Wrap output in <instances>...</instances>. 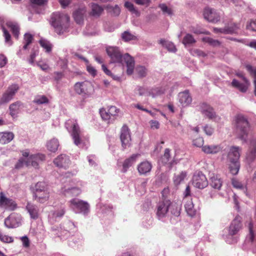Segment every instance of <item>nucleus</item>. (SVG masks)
<instances>
[{
    "label": "nucleus",
    "instance_id": "1",
    "mask_svg": "<svg viewBox=\"0 0 256 256\" xmlns=\"http://www.w3.org/2000/svg\"><path fill=\"white\" fill-rule=\"evenodd\" d=\"M106 53L110 58L111 62H118L126 64L127 74L131 75L134 72V58L128 54L124 55L120 52L119 48L116 46H108L106 49Z\"/></svg>",
    "mask_w": 256,
    "mask_h": 256
},
{
    "label": "nucleus",
    "instance_id": "2",
    "mask_svg": "<svg viewBox=\"0 0 256 256\" xmlns=\"http://www.w3.org/2000/svg\"><path fill=\"white\" fill-rule=\"evenodd\" d=\"M162 196L157 203L156 208V214L157 218L160 220L166 216L168 212L170 207L172 205L170 198V191L168 188H165L162 190Z\"/></svg>",
    "mask_w": 256,
    "mask_h": 256
},
{
    "label": "nucleus",
    "instance_id": "3",
    "mask_svg": "<svg viewBox=\"0 0 256 256\" xmlns=\"http://www.w3.org/2000/svg\"><path fill=\"white\" fill-rule=\"evenodd\" d=\"M70 17L60 12L54 13L51 16V25L58 34H62L68 27Z\"/></svg>",
    "mask_w": 256,
    "mask_h": 256
},
{
    "label": "nucleus",
    "instance_id": "4",
    "mask_svg": "<svg viewBox=\"0 0 256 256\" xmlns=\"http://www.w3.org/2000/svg\"><path fill=\"white\" fill-rule=\"evenodd\" d=\"M241 151L242 148L240 147L232 146L230 148L228 154V159L230 162V170L234 175L236 174L240 170V162L239 159Z\"/></svg>",
    "mask_w": 256,
    "mask_h": 256
},
{
    "label": "nucleus",
    "instance_id": "5",
    "mask_svg": "<svg viewBox=\"0 0 256 256\" xmlns=\"http://www.w3.org/2000/svg\"><path fill=\"white\" fill-rule=\"evenodd\" d=\"M236 132L238 138L246 142L249 132V124L247 120L242 116L238 115L236 117Z\"/></svg>",
    "mask_w": 256,
    "mask_h": 256
},
{
    "label": "nucleus",
    "instance_id": "6",
    "mask_svg": "<svg viewBox=\"0 0 256 256\" xmlns=\"http://www.w3.org/2000/svg\"><path fill=\"white\" fill-rule=\"evenodd\" d=\"M71 136L74 144L78 147L87 148L89 146L88 139L82 136L80 128L77 123L72 125Z\"/></svg>",
    "mask_w": 256,
    "mask_h": 256
},
{
    "label": "nucleus",
    "instance_id": "7",
    "mask_svg": "<svg viewBox=\"0 0 256 256\" xmlns=\"http://www.w3.org/2000/svg\"><path fill=\"white\" fill-rule=\"evenodd\" d=\"M92 90V84L88 81L77 82L74 86V92L84 97L89 96Z\"/></svg>",
    "mask_w": 256,
    "mask_h": 256
},
{
    "label": "nucleus",
    "instance_id": "8",
    "mask_svg": "<svg viewBox=\"0 0 256 256\" xmlns=\"http://www.w3.org/2000/svg\"><path fill=\"white\" fill-rule=\"evenodd\" d=\"M192 184L195 188L204 189L208 184L206 175L200 171H196L192 178Z\"/></svg>",
    "mask_w": 256,
    "mask_h": 256
},
{
    "label": "nucleus",
    "instance_id": "9",
    "mask_svg": "<svg viewBox=\"0 0 256 256\" xmlns=\"http://www.w3.org/2000/svg\"><path fill=\"white\" fill-rule=\"evenodd\" d=\"M242 218L240 215L237 214L232 220L228 226V234L232 236L237 234L242 228Z\"/></svg>",
    "mask_w": 256,
    "mask_h": 256
},
{
    "label": "nucleus",
    "instance_id": "10",
    "mask_svg": "<svg viewBox=\"0 0 256 256\" xmlns=\"http://www.w3.org/2000/svg\"><path fill=\"white\" fill-rule=\"evenodd\" d=\"M18 90L19 86L16 84H14L10 86L6 92L3 94L0 100V104H2L8 102L13 98Z\"/></svg>",
    "mask_w": 256,
    "mask_h": 256
},
{
    "label": "nucleus",
    "instance_id": "11",
    "mask_svg": "<svg viewBox=\"0 0 256 256\" xmlns=\"http://www.w3.org/2000/svg\"><path fill=\"white\" fill-rule=\"evenodd\" d=\"M119 109L115 106H110L106 110L105 108H101L100 113L102 119L104 120L109 121L112 117L114 118L119 112Z\"/></svg>",
    "mask_w": 256,
    "mask_h": 256
},
{
    "label": "nucleus",
    "instance_id": "12",
    "mask_svg": "<svg viewBox=\"0 0 256 256\" xmlns=\"http://www.w3.org/2000/svg\"><path fill=\"white\" fill-rule=\"evenodd\" d=\"M17 206L16 202L6 197L3 192H0V207L10 210H14Z\"/></svg>",
    "mask_w": 256,
    "mask_h": 256
},
{
    "label": "nucleus",
    "instance_id": "13",
    "mask_svg": "<svg viewBox=\"0 0 256 256\" xmlns=\"http://www.w3.org/2000/svg\"><path fill=\"white\" fill-rule=\"evenodd\" d=\"M21 221V216L16 213H12L4 220V225L8 228L18 226Z\"/></svg>",
    "mask_w": 256,
    "mask_h": 256
},
{
    "label": "nucleus",
    "instance_id": "14",
    "mask_svg": "<svg viewBox=\"0 0 256 256\" xmlns=\"http://www.w3.org/2000/svg\"><path fill=\"white\" fill-rule=\"evenodd\" d=\"M120 138L122 146L124 148L129 147L130 145L131 137L130 130L126 125L122 126L121 129Z\"/></svg>",
    "mask_w": 256,
    "mask_h": 256
},
{
    "label": "nucleus",
    "instance_id": "15",
    "mask_svg": "<svg viewBox=\"0 0 256 256\" xmlns=\"http://www.w3.org/2000/svg\"><path fill=\"white\" fill-rule=\"evenodd\" d=\"M70 203L74 206V208L80 210V212L84 214L89 212L90 205L86 202L77 198H73L70 200Z\"/></svg>",
    "mask_w": 256,
    "mask_h": 256
},
{
    "label": "nucleus",
    "instance_id": "16",
    "mask_svg": "<svg viewBox=\"0 0 256 256\" xmlns=\"http://www.w3.org/2000/svg\"><path fill=\"white\" fill-rule=\"evenodd\" d=\"M45 160L44 154H37L30 155L26 161L27 166L31 165L34 168H38L39 164Z\"/></svg>",
    "mask_w": 256,
    "mask_h": 256
},
{
    "label": "nucleus",
    "instance_id": "17",
    "mask_svg": "<svg viewBox=\"0 0 256 256\" xmlns=\"http://www.w3.org/2000/svg\"><path fill=\"white\" fill-rule=\"evenodd\" d=\"M256 158V140L250 141L248 149L246 153V159L249 164L252 162Z\"/></svg>",
    "mask_w": 256,
    "mask_h": 256
},
{
    "label": "nucleus",
    "instance_id": "18",
    "mask_svg": "<svg viewBox=\"0 0 256 256\" xmlns=\"http://www.w3.org/2000/svg\"><path fill=\"white\" fill-rule=\"evenodd\" d=\"M204 18L208 22L214 23H216L220 20L219 14L214 9L210 8H206L204 9Z\"/></svg>",
    "mask_w": 256,
    "mask_h": 256
},
{
    "label": "nucleus",
    "instance_id": "19",
    "mask_svg": "<svg viewBox=\"0 0 256 256\" xmlns=\"http://www.w3.org/2000/svg\"><path fill=\"white\" fill-rule=\"evenodd\" d=\"M86 7L80 8L73 12V17L75 22L79 24L84 22L86 16Z\"/></svg>",
    "mask_w": 256,
    "mask_h": 256
},
{
    "label": "nucleus",
    "instance_id": "20",
    "mask_svg": "<svg viewBox=\"0 0 256 256\" xmlns=\"http://www.w3.org/2000/svg\"><path fill=\"white\" fill-rule=\"evenodd\" d=\"M54 162L56 166L66 168L68 166L70 160L66 154H60L54 160Z\"/></svg>",
    "mask_w": 256,
    "mask_h": 256
},
{
    "label": "nucleus",
    "instance_id": "21",
    "mask_svg": "<svg viewBox=\"0 0 256 256\" xmlns=\"http://www.w3.org/2000/svg\"><path fill=\"white\" fill-rule=\"evenodd\" d=\"M222 180L219 176L212 174L210 177V185L213 188L220 190L222 186Z\"/></svg>",
    "mask_w": 256,
    "mask_h": 256
},
{
    "label": "nucleus",
    "instance_id": "22",
    "mask_svg": "<svg viewBox=\"0 0 256 256\" xmlns=\"http://www.w3.org/2000/svg\"><path fill=\"white\" fill-rule=\"evenodd\" d=\"M179 102L184 106H188L192 102V97L190 95L189 91L186 90L180 92L178 94Z\"/></svg>",
    "mask_w": 256,
    "mask_h": 256
},
{
    "label": "nucleus",
    "instance_id": "23",
    "mask_svg": "<svg viewBox=\"0 0 256 256\" xmlns=\"http://www.w3.org/2000/svg\"><path fill=\"white\" fill-rule=\"evenodd\" d=\"M152 168V165L148 161H144L138 166V170L140 175H146L149 173Z\"/></svg>",
    "mask_w": 256,
    "mask_h": 256
},
{
    "label": "nucleus",
    "instance_id": "24",
    "mask_svg": "<svg viewBox=\"0 0 256 256\" xmlns=\"http://www.w3.org/2000/svg\"><path fill=\"white\" fill-rule=\"evenodd\" d=\"M200 111L203 114L210 119L213 118L216 115L214 109L206 103L201 104Z\"/></svg>",
    "mask_w": 256,
    "mask_h": 256
},
{
    "label": "nucleus",
    "instance_id": "25",
    "mask_svg": "<svg viewBox=\"0 0 256 256\" xmlns=\"http://www.w3.org/2000/svg\"><path fill=\"white\" fill-rule=\"evenodd\" d=\"M26 209L32 218L36 220L38 218L39 209L37 206L30 202H28L26 206Z\"/></svg>",
    "mask_w": 256,
    "mask_h": 256
},
{
    "label": "nucleus",
    "instance_id": "26",
    "mask_svg": "<svg viewBox=\"0 0 256 256\" xmlns=\"http://www.w3.org/2000/svg\"><path fill=\"white\" fill-rule=\"evenodd\" d=\"M239 28L238 24H234V26L230 27H225L224 28H214L213 29V31L214 32L218 33H222L224 34H232L236 32V30H237Z\"/></svg>",
    "mask_w": 256,
    "mask_h": 256
},
{
    "label": "nucleus",
    "instance_id": "27",
    "mask_svg": "<svg viewBox=\"0 0 256 256\" xmlns=\"http://www.w3.org/2000/svg\"><path fill=\"white\" fill-rule=\"evenodd\" d=\"M14 137L12 132H0V144H4L10 142Z\"/></svg>",
    "mask_w": 256,
    "mask_h": 256
},
{
    "label": "nucleus",
    "instance_id": "28",
    "mask_svg": "<svg viewBox=\"0 0 256 256\" xmlns=\"http://www.w3.org/2000/svg\"><path fill=\"white\" fill-rule=\"evenodd\" d=\"M35 200L40 203H44L46 202L50 197V192L48 191H38L37 192H34Z\"/></svg>",
    "mask_w": 256,
    "mask_h": 256
},
{
    "label": "nucleus",
    "instance_id": "29",
    "mask_svg": "<svg viewBox=\"0 0 256 256\" xmlns=\"http://www.w3.org/2000/svg\"><path fill=\"white\" fill-rule=\"evenodd\" d=\"M202 150L207 154H215L221 150L219 145H205L202 147Z\"/></svg>",
    "mask_w": 256,
    "mask_h": 256
},
{
    "label": "nucleus",
    "instance_id": "30",
    "mask_svg": "<svg viewBox=\"0 0 256 256\" xmlns=\"http://www.w3.org/2000/svg\"><path fill=\"white\" fill-rule=\"evenodd\" d=\"M137 156L138 154H134L124 160L122 164V172H126L128 169L135 162Z\"/></svg>",
    "mask_w": 256,
    "mask_h": 256
},
{
    "label": "nucleus",
    "instance_id": "31",
    "mask_svg": "<svg viewBox=\"0 0 256 256\" xmlns=\"http://www.w3.org/2000/svg\"><path fill=\"white\" fill-rule=\"evenodd\" d=\"M22 106V103L20 101L16 102L9 106L10 114L14 118L18 113L20 108Z\"/></svg>",
    "mask_w": 256,
    "mask_h": 256
},
{
    "label": "nucleus",
    "instance_id": "32",
    "mask_svg": "<svg viewBox=\"0 0 256 256\" xmlns=\"http://www.w3.org/2000/svg\"><path fill=\"white\" fill-rule=\"evenodd\" d=\"M62 192L66 196H76L80 193V190L77 188L62 189Z\"/></svg>",
    "mask_w": 256,
    "mask_h": 256
},
{
    "label": "nucleus",
    "instance_id": "33",
    "mask_svg": "<svg viewBox=\"0 0 256 256\" xmlns=\"http://www.w3.org/2000/svg\"><path fill=\"white\" fill-rule=\"evenodd\" d=\"M170 209L172 214L175 216H178L182 210V204L172 202Z\"/></svg>",
    "mask_w": 256,
    "mask_h": 256
},
{
    "label": "nucleus",
    "instance_id": "34",
    "mask_svg": "<svg viewBox=\"0 0 256 256\" xmlns=\"http://www.w3.org/2000/svg\"><path fill=\"white\" fill-rule=\"evenodd\" d=\"M91 8L92 11L90 12V15L95 17H98L104 10L102 6L96 4H92Z\"/></svg>",
    "mask_w": 256,
    "mask_h": 256
},
{
    "label": "nucleus",
    "instance_id": "35",
    "mask_svg": "<svg viewBox=\"0 0 256 256\" xmlns=\"http://www.w3.org/2000/svg\"><path fill=\"white\" fill-rule=\"evenodd\" d=\"M6 26L12 32L14 36L18 39L20 34V28L18 24L12 22H8L6 23Z\"/></svg>",
    "mask_w": 256,
    "mask_h": 256
},
{
    "label": "nucleus",
    "instance_id": "36",
    "mask_svg": "<svg viewBox=\"0 0 256 256\" xmlns=\"http://www.w3.org/2000/svg\"><path fill=\"white\" fill-rule=\"evenodd\" d=\"M184 207L188 216H193L196 214V210L194 208V206L192 200L188 201L185 204Z\"/></svg>",
    "mask_w": 256,
    "mask_h": 256
},
{
    "label": "nucleus",
    "instance_id": "37",
    "mask_svg": "<svg viewBox=\"0 0 256 256\" xmlns=\"http://www.w3.org/2000/svg\"><path fill=\"white\" fill-rule=\"evenodd\" d=\"M170 150L166 148L164 150V154L161 158V160L164 164H170V167L172 168L174 161L170 162Z\"/></svg>",
    "mask_w": 256,
    "mask_h": 256
},
{
    "label": "nucleus",
    "instance_id": "38",
    "mask_svg": "<svg viewBox=\"0 0 256 256\" xmlns=\"http://www.w3.org/2000/svg\"><path fill=\"white\" fill-rule=\"evenodd\" d=\"M59 142L58 140L56 138L50 140L47 143V148L52 152H55L57 150Z\"/></svg>",
    "mask_w": 256,
    "mask_h": 256
},
{
    "label": "nucleus",
    "instance_id": "39",
    "mask_svg": "<svg viewBox=\"0 0 256 256\" xmlns=\"http://www.w3.org/2000/svg\"><path fill=\"white\" fill-rule=\"evenodd\" d=\"M122 38L124 42H128L132 40H137L136 36L128 31H125L122 34Z\"/></svg>",
    "mask_w": 256,
    "mask_h": 256
},
{
    "label": "nucleus",
    "instance_id": "40",
    "mask_svg": "<svg viewBox=\"0 0 256 256\" xmlns=\"http://www.w3.org/2000/svg\"><path fill=\"white\" fill-rule=\"evenodd\" d=\"M232 84L234 87L238 88L242 92H246L247 90L248 86L242 84L240 83L236 80H233Z\"/></svg>",
    "mask_w": 256,
    "mask_h": 256
},
{
    "label": "nucleus",
    "instance_id": "41",
    "mask_svg": "<svg viewBox=\"0 0 256 256\" xmlns=\"http://www.w3.org/2000/svg\"><path fill=\"white\" fill-rule=\"evenodd\" d=\"M39 43L40 46L46 50V52H51L52 44L50 42L44 39H41L40 40Z\"/></svg>",
    "mask_w": 256,
    "mask_h": 256
},
{
    "label": "nucleus",
    "instance_id": "42",
    "mask_svg": "<svg viewBox=\"0 0 256 256\" xmlns=\"http://www.w3.org/2000/svg\"><path fill=\"white\" fill-rule=\"evenodd\" d=\"M160 42L165 46L170 52H175L176 50L174 45L172 42H167L164 40H160Z\"/></svg>",
    "mask_w": 256,
    "mask_h": 256
},
{
    "label": "nucleus",
    "instance_id": "43",
    "mask_svg": "<svg viewBox=\"0 0 256 256\" xmlns=\"http://www.w3.org/2000/svg\"><path fill=\"white\" fill-rule=\"evenodd\" d=\"M204 42L208 43L210 45L212 46H220V42L216 40H214L210 37H204L202 38Z\"/></svg>",
    "mask_w": 256,
    "mask_h": 256
},
{
    "label": "nucleus",
    "instance_id": "44",
    "mask_svg": "<svg viewBox=\"0 0 256 256\" xmlns=\"http://www.w3.org/2000/svg\"><path fill=\"white\" fill-rule=\"evenodd\" d=\"M182 42L184 44L186 45L194 44L196 41L192 34H187L184 37Z\"/></svg>",
    "mask_w": 256,
    "mask_h": 256
},
{
    "label": "nucleus",
    "instance_id": "45",
    "mask_svg": "<svg viewBox=\"0 0 256 256\" xmlns=\"http://www.w3.org/2000/svg\"><path fill=\"white\" fill-rule=\"evenodd\" d=\"M48 191L47 185L45 182H38L35 186V191L34 192H37L38 191Z\"/></svg>",
    "mask_w": 256,
    "mask_h": 256
},
{
    "label": "nucleus",
    "instance_id": "46",
    "mask_svg": "<svg viewBox=\"0 0 256 256\" xmlns=\"http://www.w3.org/2000/svg\"><path fill=\"white\" fill-rule=\"evenodd\" d=\"M136 72L140 78L145 77L147 74V70L143 66H138L136 68Z\"/></svg>",
    "mask_w": 256,
    "mask_h": 256
},
{
    "label": "nucleus",
    "instance_id": "47",
    "mask_svg": "<svg viewBox=\"0 0 256 256\" xmlns=\"http://www.w3.org/2000/svg\"><path fill=\"white\" fill-rule=\"evenodd\" d=\"M187 176L186 172H182L180 174L176 176L174 178V182L176 184H180L181 182L184 180Z\"/></svg>",
    "mask_w": 256,
    "mask_h": 256
},
{
    "label": "nucleus",
    "instance_id": "48",
    "mask_svg": "<svg viewBox=\"0 0 256 256\" xmlns=\"http://www.w3.org/2000/svg\"><path fill=\"white\" fill-rule=\"evenodd\" d=\"M33 40V36L30 34H26L24 36V45L23 46L24 50L28 48V46L32 43Z\"/></svg>",
    "mask_w": 256,
    "mask_h": 256
},
{
    "label": "nucleus",
    "instance_id": "49",
    "mask_svg": "<svg viewBox=\"0 0 256 256\" xmlns=\"http://www.w3.org/2000/svg\"><path fill=\"white\" fill-rule=\"evenodd\" d=\"M34 102L38 104H48L49 102L48 98L45 96H41L34 99Z\"/></svg>",
    "mask_w": 256,
    "mask_h": 256
},
{
    "label": "nucleus",
    "instance_id": "50",
    "mask_svg": "<svg viewBox=\"0 0 256 256\" xmlns=\"http://www.w3.org/2000/svg\"><path fill=\"white\" fill-rule=\"evenodd\" d=\"M158 7L160 8L164 14H168V16H172L173 14L172 10L171 8H168L164 4H159Z\"/></svg>",
    "mask_w": 256,
    "mask_h": 256
},
{
    "label": "nucleus",
    "instance_id": "51",
    "mask_svg": "<svg viewBox=\"0 0 256 256\" xmlns=\"http://www.w3.org/2000/svg\"><path fill=\"white\" fill-rule=\"evenodd\" d=\"M0 240L3 242L10 243L14 241V240L12 237L4 234L0 232Z\"/></svg>",
    "mask_w": 256,
    "mask_h": 256
},
{
    "label": "nucleus",
    "instance_id": "52",
    "mask_svg": "<svg viewBox=\"0 0 256 256\" xmlns=\"http://www.w3.org/2000/svg\"><path fill=\"white\" fill-rule=\"evenodd\" d=\"M48 0H30V2L32 6H42L46 4Z\"/></svg>",
    "mask_w": 256,
    "mask_h": 256
},
{
    "label": "nucleus",
    "instance_id": "53",
    "mask_svg": "<svg viewBox=\"0 0 256 256\" xmlns=\"http://www.w3.org/2000/svg\"><path fill=\"white\" fill-rule=\"evenodd\" d=\"M246 28L247 30L256 32V20L248 22Z\"/></svg>",
    "mask_w": 256,
    "mask_h": 256
},
{
    "label": "nucleus",
    "instance_id": "54",
    "mask_svg": "<svg viewBox=\"0 0 256 256\" xmlns=\"http://www.w3.org/2000/svg\"><path fill=\"white\" fill-rule=\"evenodd\" d=\"M192 142H193V144L194 146H196L197 147H201L204 144V140L202 138L199 137L198 138H196Z\"/></svg>",
    "mask_w": 256,
    "mask_h": 256
},
{
    "label": "nucleus",
    "instance_id": "55",
    "mask_svg": "<svg viewBox=\"0 0 256 256\" xmlns=\"http://www.w3.org/2000/svg\"><path fill=\"white\" fill-rule=\"evenodd\" d=\"M232 184L234 188L238 189H244V186L239 181L236 180H232Z\"/></svg>",
    "mask_w": 256,
    "mask_h": 256
},
{
    "label": "nucleus",
    "instance_id": "56",
    "mask_svg": "<svg viewBox=\"0 0 256 256\" xmlns=\"http://www.w3.org/2000/svg\"><path fill=\"white\" fill-rule=\"evenodd\" d=\"M3 32H4V36L5 38V41L6 42H10V39H11V36L9 32L7 30H6V28L4 27H2V28Z\"/></svg>",
    "mask_w": 256,
    "mask_h": 256
},
{
    "label": "nucleus",
    "instance_id": "57",
    "mask_svg": "<svg viewBox=\"0 0 256 256\" xmlns=\"http://www.w3.org/2000/svg\"><path fill=\"white\" fill-rule=\"evenodd\" d=\"M204 130L206 134L208 136H212L214 131V128L208 125H206L204 127Z\"/></svg>",
    "mask_w": 256,
    "mask_h": 256
},
{
    "label": "nucleus",
    "instance_id": "58",
    "mask_svg": "<svg viewBox=\"0 0 256 256\" xmlns=\"http://www.w3.org/2000/svg\"><path fill=\"white\" fill-rule=\"evenodd\" d=\"M134 2L138 4L141 6H148L151 2V0H133Z\"/></svg>",
    "mask_w": 256,
    "mask_h": 256
},
{
    "label": "nucleus",
    "instance_id": "59",
    "mask_svg": "<svg viewBox=\"0 0 256 256\" xmlns=\"http://www.w3.org/2000/svg\"><path fill=\"white\" fill-rule=\"evenodd\" d=\"M86 70L93 76H94L96 74V70L92 66L89 64L88 63L87 64Z\"/></svg>",
    "mask_w": 256,
    "mask_h": 256
},
{
    "label": "nucleus",
    "instance_id": "60",
    "mask_svg": "<svg viewBox=\"0 0 256 256\" xmlns=\"http://www.w3.org/2000/svg\"><path fill=\"white\" fill-rule=\"evenodd\" d=\"M110 9L112 14L115 16H118L120 14V8L117 5H116L114 7L111 6Z\"/></svg>",
    "mask_w": 256,
    "mask_h": 256
},
{
    "label": "nucleus",
    "instance_id": "61",
    "mask_svg": "<svg viewBox=\"0 0 256 256\" xmlns=\"http://www.w3.org/2000/svg\"><path fill=\"white\" fill-rule=\"evenodd\" d=\"M7 62L6 58L4 55L0 54V68L4 66Z\"/></svg>",
    "mask_w": 256,
    "mask_h": 256
},
{
    "label": "nucleus",
    "instance_id": "62",
    "mask_svg": "<svg viewBox=\"0 0 256 256\" xmlns=\"http://www.w3.org/2000/svg\"><path fill=\"white\" fill-rule=\"evenodd\" d=\"M192 53L193 55H196L199 56L204 57L206 56V54L203 51L198 49L194 50Z\"/></svg>",
    "mask_w": 256,
    "mask_h": 256
},
{
    "label": "nucleus",
    "instance_id": "63",
    "mask_svg": "<svg viewBox=\"0 0 256 256\" xmlns=\"http://www.w3.org/2000/svg\"><path fill=\"white\" fill-rule=\"evenodd\" d=\"M124 6L130 12H134L136 11L134 4L130 2H126L124 4Z\"/></svg>",
    "mask_w": 256,
    "mask_h": 256
},
{
    "label": "nucleus",
    "instance_id": "64",
    "mask_svg": "<svg viewBox=\"0 0 256 256\" xmlns=\"http://www.w3.org/2000/svg\"><path fill=\"white\" fill-rule=\"evenodd\" d=\"M150 124L152 129H158L160 128V124L157 120H150Z\"/></svg>",
    "mask_w": 256,
    "mask_h": 256
}]
</instances>
